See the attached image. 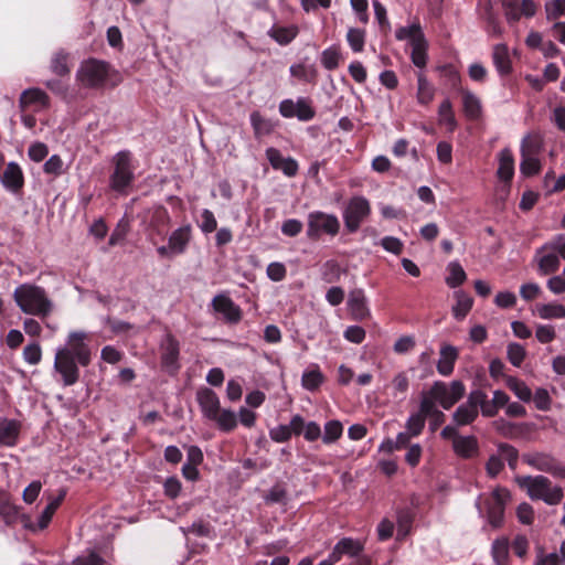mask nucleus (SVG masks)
<instances>
[{"instance_id":"f257e3e1","label":"nucleus","mask_w":565,"mask_h":565,"mask_svg":"<svg viewBox=\"0 0 565 565\" xmlns=\"http://www.w3.org/2000/svg\"><path fill=\"white\" fill-rule=\"evenodd\" d=\"M89 334L85 331H71L66 343L56 350L54 370L60 374L64 386H72L79 380L81 366L92 362V350L87 343Z\"/></svg>"},{"instance_id":"f03ea898","label":"nucleus","mask_w":565,"mask_h":565,"mask_svg":"<svg viewBox=\"0 0 565 565\" xmlns=\"http://www.w3.org/2000/svg\"><path fill=\"white\" fill-rule=\"evenodd\" d=\"M13 299L20 310L40 319L47 318L54 310V303L45 289L34 284H22L13 291Z\"/></svg>"},{"instance_id":"7ed1b4c3","label":"nucleus","mask_w":565,"mask_h":565,"mask_svg":"<svg viewBox=\"0 0 565 565\" xmlns=\"http://www.w3.org/2000/svg\"><path fill=\"white\" fill-rule=\"evenodd\" d=\"M196 401L205 418L216 423L220 430L230 433L237 426V416L231 409H221L220 398L207 387L196 392Z\"/></svg>"},{"instance_id":"20e7f679","label":"nucleus","mask_w":565,"mask_h":565,"mask_svg":"<svg viewBox=\"0 0 565 565\" xmlns=\"http://www.w3.org/2000/svg\"><path fill=\"white\" fill-rule=\"evenodd\" d=\"M516 482L532 500H542L548 505H556L563 500V489L553 486L552 481L544 476L518 477Z\"/></svg>"},{"instance_id":"39448f33","label":"nucleus","mask_w":565,"mask_h":565,"mask_svg":"<svg viewBox=\"0 0 565 565\" xmlns=\"http://www.w3.org/2000/svg\"><path fill=\"white\" fill-rule=\"evenodd\" d=\"M111 73L110 65L102 60L87 58L83 61L76 71V83L83 88H103Z\"/></svg>"},{"instance_id":"423d86ee","label":"nucleus","mask_w":565,"mask_h":565,"mask_svg":"<svg viewBox=\"0 0 565 565\" xmlns=\"http://www.w3.org/2000/svg\"><path fill=\"white\" fill-rule=\"evenodd\" d=\"M396 39L407 40L412 46L411 58L415 66L424 68L427 64L428 43L419 24L402 26L396 31Z\"/></svg>"},{"instance_id":"0eeeda50","label":"nucleus","mask_w":565,"mask_h":565,"mask_svg":"<svg viewBox=\"0 0 565 565\" xmlns=\"http://www.w3.org/2000/svg\"><path fill=\"white\" fill-rule=\"evenodd\" d=\"M114 172L109 179L110 188L119 193H125L135 179L131 157L128 151H120L113 158Z\"/></svg>"},{"instance_id":"6e6552de","label":"nucleus","mask_w":565,"mask_h":565,"mask_svg":"<svg viewBox=\"0 0 565 565\" xmlns=\"http://www.w3.org/2000/svg\"><path fill=\"white\" fill-rule=\"evenodd\" d=\"M431 396L444 409H450L458 403L466 393L463 383L459 380L452 381L449 385L441 381H436L430 387Z\"/></svg>"},{"instance_id":"1a4fd4ad","label":"nucleus","mask_w":565,"mask_h":565,"mask_svg":"<svg viewBox=\"0 0 565 565\" xmlns=\"http://www.w3.org/2000/svg\"><path fill=\"white\" fill-rule=\"evenodd\" d=\"M370 213L371 205L367 199L360 195L351 198L343 212V221L348 232L355 233Z\"/></svg>"},{"instance_id":"9d476101","label":"nucleus","mask_w":565,"mask_h":565,"mask_svg":"<svg viewBox=\"0 0 565 565\" xmlns=\"http://www.w3.org/2000/svg\"><path fill=\"white\" fill-rule=\"evenodd\" d=\"M340 230V222L333 214H327L315 211L308 215L307 235L310 238H317L321 234L335 236Z\"/></svg>"},{"instance_id":"9b49d317","label":"nucleus","mask_w":565,"mask_h":565,"mask_svg":"<svg viewBox=\"0 0 565 565\" xmlns=\"http://www.w3.org/2000/svg\"><path fill=\"white\" fill-rule=\"evenodd\" d=\"M523 461L530 467L565 479V466L546 452H530L523 455Z\"/></svg>"},{"instance_id":"f8f14e48","label":"nucleus","mask_w":565,"mask_h":565,"mask_svg":"<svg viewBox=\"0 0 565 565\" xmlns=\"http://www.w3.org/2000/svg\"><path fill=\"white\" fill-rule=\"evenodd\" d=\"M510 499V492L504 488L493 490L487 500V518L491 526L500 527L503 523L504 507Z\"/></svg>"},{"instance_id":"ddd939ff","label":"nucleus","mask_w":565,"mask_h":565,"mask_svg":"<svg viewBox=\"0 0 565 565\" xmlns=\"http://www.w3.org/2000/svg\"><path fill=\"white\" fill-rule=\"evenodd\" d=\"M179 354V341L172 334H167L161 344V366L168 372H177L180 367Z\"/></svg>"},{"instance_id":"4468645a","label":"nucleus","mask_w":565,"mask_h":565,"mask_svg":"<svg viewBox=\"0 0 565 565\" xmlns=\"http://www.w3.org/2000/svg\"><path fill=\"white\" fill-rule=\"evenodd\" d=\"M347 306L353 320L363 321L371 315L363 289L356 288L351 290L349 292Z\"/></svg>"},{"instance_id":"2eb2a0df","label":"nucleus","mask_w":565,"mask_h":565,"mask_svg":"<svg viewBox=\"0 0 565 565\" xmlns=\"http://www.w3.org/2000/svg\"><path fill=\"white\" fill-rule=\"evenodd\" d=\"M213 309L223 315L228 323H237L242 319V310L235 302L225 295H217L212 300Z\"/></svg>"},{"instance_id":"dca6fc26","label":"nucleus","mask_w":565,"mask_h":565,"mask_svg":"<svg viewBox=\"0 0 565 565\" xmlns=\"http://www.w3.org/2000/svg\"><path fill=\"white\" fill-rule=\"evenodd\" d=\"M31 106H38V109H47L50 107V96L38 87L24 89L19 98V107L21 110H25Z\"/></svg>"},{"instance_id":"f3484780","label":"nucleus","mask_w":565,"mask_h":565,"mask_svg":"<svg viewBox=\"0 0 565 565\" xmlns=\"http://www.w3.org/2000/svg\"><path fill=\"white\" fill-rule=\"evenodd\" d=\"M363 550L364 544L361 541L352 537H343L334 545L330 556L335 563H338L343 555L354 557L355 559L361 556L360 554Z\"/></svg>"},{"instance_id":"a211bd4d","label":"nucleus","mask_w":565,"mask_h":565,"mask_svg":"<svg viewBox=\"0 0 565 565\" xmlns=\"http://www.w3.org/2000/svg\"><path fill=\"white\" fill-rule=\"evenodd\" d=\"M454 452L461 459H472L479 456L480 448L476 436H459L452 443Z\"/></svg>"},{"instance_id":"6ab92c4d","label":"nucleus","mask_w":565,"mask_h":565,"mask_svg":"<svg viewBox=\"0 0 565 565\" xmlns=\"http://www.w3.org/2000/svg\"><path fill=\"white\" fill-rule=\"evenodd\" d=\"M2 185L13 192H19L24 184V177L20 166L15 162H9L1 175Z\"/></svg>"},{"instance_id":"aec40b11","label":"nucleus","mask_w":565,"mask_h":565,"mask_svg":"<svg viewBox=\"0 0 565 565\" xmlns=\"http://www.w3.org/2000/svg\"><path fill=\"white\" fill-rule=\"evenodd\" d=\"M21 430V423L17 419L0 417V445L12 447L17 445Z\"/></svg>"},{"instance_id":"412c9836","label":"nucleus","mask_w":565,"mask_h":565,"mask_svg":"<svg viewBox=\"0 0 565 565\" xmlns=\"http://www.w3.org/2000/svg\"><path fill=\"white\" fill-rule=\"evenodd\" d=\"M437 371L443 376H448L454 372L455 363L459 356L457 348L451 344H444L440 348Z\"/></svg>"},{"instance_id":"4be33fe9","label":"nucleus","mask_w":565,"mask_h":565,"mask_svg":"<svg viewBox=\"0 0 565 565\" xmlns=\"http://www.w3.org/2000/svg\"><path fill=\"white\" fill-rule=\"evenodd\" d=\"M492 62L501 76L509 75L512 72V61L509 47L503 44H495L492 49Z\"/></svg>"},{"instance_id":"5701e85b","label":"nucleus","mask_w":565,"mask_h":565,"mask_svg":"<svg viewBox=\"0 0 565 565\" xmlns=\"http://www.w3.org/2000/svg\"><path fill=\"white\" fill-rule=\"evenodd\" d=\"M191 239V225H184L174 230L169 238L168 243L173 253L177 255L183 254Z\"/></svg>"},{"instance_id":"b1692460","label":"nucleus","mask_w":565,"mask_h":565,"mask_svg":"<svg viewBox=\"0 0 565 565\" xmlns=\"http://www.w3.org/2000/svg\"><path fill=\"white\" fill-rule=\"evenodd\" d=\"M499 168L497 175L504 182H510L514 175V158L509 148L502 149L498 154Z\"/></svg>"},{"instance_id":"393cba45","label":"nucleus","mask_w":565,"mask_h":565,"mask_svg":"<svg viewBox=\"0 0 565 565\" xmlns=\"http://www.w3.org/2000/svg\"><path fill=\"white\" fill-rule=\"evenodd\" d=\"M50 70L60 77L68 76L71 73L70 54L64 50L55 52L51 57Z\"/></svg>"},{"instance_id":"a878e982","label":"nucleus","mask_w":565,"mask_h":565,"mask_svg":"<svg viewBox=\"0 0 565 565\" xmlns=\"http://www.w3.org/2000/svg\"><path fill=\"white\" fill-rule=\"evenodd\" d=\"M479 415V409L472 407L470 404L465 402L452 414V422L456 426H467L472 424Z\"/></svg>"},{"instance_id":"bb28decb","label":"nucleus","mask_w":565,"mask_h":565,"mask_svg":"<svg viewBox=\"0 0 565 565\" xmlns=\"http://www.w3.org/2000/svg\"><path fill=\"white\" fill-rule=\"evenodd\" d=\"M535 259L541 275L554 274L558 270L561 265L559 257L555 252H550L547 254L540 253L539 255L536 252Z\"/></svg>"},{"instance_id":"cd10ccee","label":"nucleus","mask_w":565,"mask_h":565,"mask_svg":"<svg viewBox=\"0 0 565 565\" xmlns=\"http://www.w3.org/2000/svg\"><path fill=\"white\" fill-rule=\"evenodd\" d=\"M0 515L7 524H14L19 519L18 507L11 502L10 495L2 490H0Z\"/></svg>"},{"instance_id":"c85d7f7f","label":"nucleus","mask_w":565,"mask_h":565,"mask_svg":"<svg viewBox=\"0 0 565 565\" xmlns=\"http://www.w3.org/2000/svg\"><path fill=\"white\" fill-rule=\"evenodd\" d=\"M250 124L256 138L268 136L275 129V124L270 119L264 118L258 111L250 114Z\"/></svg>"},{"instance_id":"c756f323","label":"nucleus","mask_w":565,"mask_h":565,"mask_svg":"<svg viewBox=\"0 0 565 565\" xmlns=\"http://www.w3.org/2000/svg\"><path fill=\"white\" fill-rule=\"evenodd\" d=\"M461 94L466 116L469 119H478L482 111L480 99L469 90H462Z\"/></svg>"},{"instance_id":"7c9ffc66","label":"nucleus","mask_w":565,"mask_h":565,"mask_svg":"<svg viewBox=\"0 0 565 565\" xmlns=\"http://www.w3.org/2000/svg\"><path fill=\"white\" fill-rule=\"evenodd\" d=\"M298 34V28L296 25L289 26H273L268 31V35L273 38L280 45L289 44Z\"/></svg>"},{"instance_id":"2f4dec72","label":"nucleus","mask_w":565,"mask_h":565,"mask_svg":"<svg viewBox=\"0 0 565 565\" xmlns=\"http://www.w3.org/2000/svg\"><path fill=\"white\" fill-rule=\"evenodd\" d=\"M435 95L434 87L429 84L427 78L423 73H418L417 75V102L422 105H428Z\"/></svg>"},{"instance_id":"473e14b6","label":"nucleus","mask_w":565,"mask_h":565,"mask_svg":"<svg viewBox=\"0 0 565 565\" xmlns=\"http://www.w3.org/2000/svg\"><path fill=\"white\" fill-rule=\"evenodd\" d=\"M456 305L452 308V312L456 319H463L468 312L471 310L473 305V299L463 291H457L455 294Z\"/></svg>"},{"instance_id":"72a5a7b5","label":"nucleus","mask_w":565,"mask_h":565,"mask_svg":"<svg viewBox=\"0 0 565 565\" xmlns=\"http://www.w3.org/2000/svg\"><path fill=\"white\" fill-rule=\"evenodd\" d=\"M66 495V491L62 489L56 498H53L49 504L43 510L40 520H39V526L40 529H45L49 523L52 520L53 514L57 510V508L61 505L62 501L64 500Z\"/></svg>"},{"instance_id":"f704fd0d","label":"nucleus","mask_w":565,"mask_h":565,"mask_svg":"<svg viewBox=\"0 0 565 565\" xmlns=\"http://www.w3.org/2000/svg\"><path fill=\"white\" fill-rule=\"evenodd\" d=\"M536 312L540 318L545 319V320L565 318V307L559 303L537 305Z\"/></svg>"},{"instance_id":"c9c22d12","label":"nucleus","mask_w":565,"mask_h":565,"mask_svg":"<svg viewBox=\"0 0 565 565\" xmlns=\"http://www.w3.org/2000/svg\"><path fill=\"white\" fill-rule=\"evenodd\" d=\"M491 554L495 565H505L509 557V540L507 537L497 539L492 543Z\"/></svg>"},{"instance_id":"e433bc0d","label":"nucleus","mask_w":565,"mask_h":565,"mask_svg":"<svg viewBox=\"0 0 565 565\" xmlns=\"http://www.w3.org/2000/svg\"><path fill=\"white\" fill-rule=\"evenodd\" d=\"M449 275L446 278V284L450 288H456L462 285L467 278L466 271L458 262H451L448 265Z\"/></svg>"},{"instance_id":"4c0bfd02","label":"nucleus","mask_w":565,"mask_h":565,"mask_svg":"<svg viewBox=\"0 0 565 565\" xmlns=\"http://www.w3.org/2000/svg\"><path fill=\"white\" fill-rule=\"evenodd\" d=\"M436 398L431 396L430 390L428 392L423 393L418 414H423L424 418L430 417L431 415L441 416V411H439L436 406Z\"/></svg>"},{"instance_id":"58836bf2","label":"nucleus","mask_w":565,"mask_h":565,"mask_svg":"<svg viewBox=\"0 0 565 565\" xmlns=\"http://www.w3.org/2000/svg\"><path fill=\"white\" fill-rule=\"evenodd\" d=\"M323 381L324 376L317 365L312 370L306 371L301 377V384L308 391L317 390Z\"/></svg>"},{"instance_id":"ea45409f","label":"nucleus","mask_w":565,"mask_h":565,"mask_svg":"<svg viewBox=\"0 0 565 565\" xmlns=\"http://www.w3.org/2000/svg\"><path fill=\"white\" fill-rule=\"evenodd\" d=\"M439 122L446 125L449 131H454L457 121L452 111L451 103L449 99H445L438 108Z\"/></svg>"},{"instance_id":"a19ab883","label":"nucleus","mask_w":565,"mask_h":565,"mask_svg":"<svg viewBox=\"0 0 565 565\" xmlns=\"http://www.w3.org/2000/svg\"><path fill=\"white\" fill-rule=\"evenodd\" d=\"M497 452L502 458L503 461L507 460L509 467L512 470L516 468L519 460V451L514 446L507 443H500L498 445Z\"/></svg>"},{"instance_id":"79ce46f5","label":"nucleus","mask_w":565,"mask_h":565,"mask_svg":"<svg viewBox=\"0 0 565 565\" xmlns=\"http://www.w3.org/2000/svg\"><path fill=\"white\" fill-rule=\"evenodd\" d=\"M343 433V425L337 419L326 423L322 440L324 444H332L337 441Z\"/></svg>"},{"instance_id":"37998d69","label":"nucleus","mask_w":565,"mask_h":565,"mask_svg":"<svg viewBox=\"0 0 565 565\" xmlns=\"http://www.w3.org/2000/svg\"><path fill=\"white\" fill-rule=\"evenodd\" d=\"M507 385L521 401H531L532 392L523 381L515 377H510L508 379Z\"/></svg>"},{"instance_id":"c03bdc74","label":"nucleus","mask_w":565,"mask_h":565,"mask_svg":"<svg viewBox=\"0 0 565 565\" xmlns=\"http://www.w3.org/2000/svg\"><path fill=\"white\" fill-rule=\"evenodd\" d=\"M347 41L354 52H362L365 43V31L356 28H350L347 33Z\"/></svg>"},{"instance_id":"a18cd8bd","label":"nucleus","mask_w":565,"mask_h":565,"mask_svg":"<svg viewBox=\"0 0 565 565\" xmlns=\"http://www.w3.org/2000/svg\"><path fill=\"white\" fill-rule=\"evenodd\" d=\"M316 116L311 102L307 98H298L296 102V117L301 121H309Z\"/></svg>"},{"instance_id":"49530a36","label":"nucleus","mask_w":565,"mask_h":565,"mask_svg":"<svg viewBox=\"0 0 565 565\" xmlns=\"http://www.w3.org/2000/svg\"><path fill=\"white\" fill-rule=\"evenodd\" d=\"M544 252H555V254L565 259V236L562 234L556 235L554 238L537 249V255Z\"/></svg>"},{"instance_id":"de8ad7c7","label":"nucleus","mask_w":565,"mask_h":565,"mask_svg":"<svg viewBox=\"0 0 565 565\" xmlns=\"http://www.w3.org/2000/svg\"><path fill=\"white\" fill-rule=\"evenodd\" d=\"M521 173L525 177H532L540 172L541 163L536 156L522 157L520 163Z\"/></svg>"},{"instance_id":"09e8293b","label":"nucleus","mask_w":565,"mask_h":565,"mask_svg":"<svg viewBox=\"0 0 565 565\" xmlns=\"http://www.w3.org/2000/svg\"><path fill=\"white\" fill-rule=\"evenodd\" d=\"M289 71L294 77L305 82H312L317 75L316 68L313 66H306L303 64L291 65Z\"/></svg>"},{"instance_id":"8fccbe9b","label":"nucleus","mask_w":565,"mask_h":565,"mask_svg":"<svg viewBox=\"0 0 565 565\" xmlns=\"http://www.w3.org/2000/svg\"><path fill=\"white\" fill-rule=\"evenodd\" d=\"M541 150V141L537 137L525 136L521 142V157L537 156Z\"/></svg>"},{"instance_id":"3c124183","label":"nucleus","mask_w":565,"mask_h":565,"mask_svg":"<svg viewBox=\"0 0 565 565\" xmlns=\"http://www.w3.org/2000/svg\"><path fill=\"white\" fill-rule=\"evenodd\" d=\"M508 359L513 366H520L526 355L525 349L520 343H510L507 350Z\"/></svg>"},{"instance_id":"603ef678","label":"nucleus","mask_w":565,"mask_h":565,"mask_svg":"<svg viewBox=\"0 0 565 565\" xmlns=\"http://www.w3.org/2000/svg\"><path fill=\"white\" fill-rule=\"evenodd\" d=\"M23 359L31 365H36L42 360V349L38 342L30 343L23 349Z\"/></svg>"},{"instance_id":"864d4df0","label":"nucleus","mask_w":565,"mask_h":565,"mask_svg":"<svg viewBox=\"0 0 565 565\" xmlns=\"http://www.w3.org/2000/svg\"><path fill=\"white\" fill-rule=\"evenodd\" d=\"M426 419L423 414H412L406 422V431L409 433L413 437H416L422 434L425 427Z\"/></svg>"},{"instance_id":"5fc2aeb1","label":"nucleus","mask_w":565,"mask_h":565,"mask_svg":"<svg viewBox=\"0 0 565 565\" xmlns=\"http://www.w3.org/2000/svg\"><path fill=\"white\" fill-rule=\"evenodd\" d=\"M265 502L269 504L285 503L287 500V490L282 484L273 486L265 495Z\"/></svg>"},{"instance_id":"6e6d98bb","label":"nucleus","mask_w":565,"mask_h":565,"mask_svg":"<svg viewBox=\"0 0 565 565\" xmlns=\"http://www.w3.org/2000/svg\"><path fill=\"white\" fill-rule=\"evenodd\" d=\"M340 60V53L337 49L329 47L321 54V63L324 68L331 71L338 67Z\"/></svg>"},{"instance_id":"4d7b16f0","label":"nucleus","mask_w":565,"mask_h":565,"mask_svg":"<svg viewBox=\"0 0 565 565\" xmlns=\"http://www.w3.org/2000/svg\"><path fill=\"white\" fill-rule=\"evenodd\" d=\"M266 274L270 280L278 282L286 278L287 269L282 263L274 262L267 266Z\"/></svg>"},{"instance_id":"13d9d810","label":"nucleus","mask_w":565,"mask_h":565,"mask_svg":"<svg viewBox=\"0 0 565 565\" xmlns=\"http://www.w3.org/2000/svg\"><path fill=\"white\" fill-rule=\"evenodd\" d=\"M504 468L502 458L497 454L489 457L486 462V471L490 478H495Z\"/></svg>"},{"instance_id":"bf43d9fd","label":"nucleus","mask_w":565,"mask_h":565,"mask_svg":"<svg viewBox=\"0 0 565 565\" xmlns=\"http://www.w3.org/2000/svg\"><path fill=\"white\" fill-rule=\"evenodd\" d=\"M546 17L554 20L561 15H565V0H551L545 4Z\"/></svg>"},{"instance_id":"052dcab7","label":"nucleus","mask_w":565,"mask_h":565,"mask_svg":"<svg viewBox=\"0 0 565 565\" xmlns=\"http://www.w3.org/2000/svg\"><path fill=\"white\" fill-rule=\"evenodd\" d=\"M409 386V380L405 372L397 373L393 381H392V387L394 391V396L404 395Z\"/></svg>"},{"instance_id":"680f3d73","label":"nucleus","mask_w":565,"mask_h":565,"mask_svg":"<svg viewBox=\"0 0 565 565\" xmlns=\"http://www.w3.org/2000/svg\"><path fill=\"white\" fill-rule=\"evenodd\" d=\"M502 7L508 21L516 22L521 18L518 0H502Z\"/></svg>"},{"instance_id":"e2e57ef3","label":"nucleus","mask_w":565,"mask_h":565,"mask_svg":"<svg viewBox=\"0 0 565 565\" xmlns=\"http://www.w3.org/2000/svg\"><path fill=\"white\" fill-rule=\"evenodd\" d=\"M73 565H106L105 559L96 552L90 551L86 555L77 556L73 561Z\"/></svg>"},{"instance_id":"0e129e2a","label":"nucleus","mask_w":565,"mask_h":565,"mask_svg":"<svg viewBox=\"0 0 565 565\" xmlns=\"http://www.w3.org/2000/svg\"><path fill=\"white\" fill-rule=\"evenodd\" d=\"M381 246L386 250L395 255H399L403 252V242L394 236H385L381 239Z\"/></svg>"},{"instance_id":"69168bd1","label":"nucleus","mask_w":565,"mask_h":565,"mask_svg":"<svg viewBox=\"0 0 565 565\" xmlns=\"http://www.w3.org/2000/svg\"><path fill=\"white\" fill-rule=\"evenodd\" d=\"M535 337L541 343H550L556 337L555 329L550 324H540L536 328Z\"/></svg>"},{"instance_id":"338daca9","label":"nucleus","mask_w":565,"mask_h":565,"mask_svg":"<svg viewBox=\"0 0 565 565\" xmlns=\"http://www.w3.org/2000/svg\"><path fill=\"white\" fill-rule=\"evenodd\" d=\"M516 515L521 523L530 525L534 521V510L533 508L526 503H521L516 509Z\"/></svg>"},{"instance_id":"774afa93","label":"nucleus","mask_w":565,"mask_h":565,"mask_svg":"<svg viewBox=\"0 0 565 565\" xmlns=\"http://www.w3.org/2000/svg\"><path fill=\"white\" fill-rule=\"evenodd\" d=\"M201 217H202V223H201L200 227H201L202 232L212 233L216 230L217 222H216V218L212 211H210L207 209L203 210Z\"/></svg>"}]
</instances>
